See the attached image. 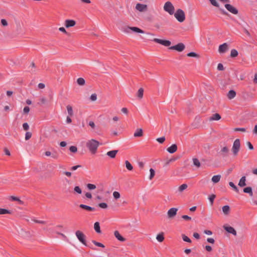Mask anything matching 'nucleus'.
Returning a JSON list of instances; mask_svg holds the SVG:
<instances>
[{
    "label": "nucleus",
    "mask_w": 257,
    "mask_h": 257,
    "mask_svg": "<svg viewBox=\"0 0 257 257\" xmlns=\"http://www.w3.org/2000/svg\"><path fill=\"white\" fill-rule=\"evenodd\" d=\"M101 144L95 139L88 140L86 143V147L92 154L96 153L97 149Z\"/></svg>",
    "instance_id": "obj_1"
},
{
    "label": "nucleus",
    "mask_w": 257,
    "mask_h": 257,
    "mask_svg": "<svg viewBox=\"0 0 257 257\" xmlns=\"http://www.w3.org/2000/svg\"><path fill=\"white\" fill-rule=\"evenodd\" d=\"M174 15L175 18L180 23L184 22L185 20V14L182 9H179L177 10L176 12H174Z\"/></svg>",
    "instance_id": "obj_2"
},
{
    "label": "nucleus",
    "mask_w": 257,
    "mask_h": 257,
    "mask_svg": "<svg viewBox=\"0 0 257 257\" xmlns=\"http://www.w3.org/2000/svg\"><path fill=\"white\" fill-rule=\"evenodd\" d=\"M122 31L125 33H131L132 31L141 34H144L145 32L141 29L135 27H125L123 28Z\"/></svg>",
    "instance_id": "obj_3"
},
{
    "label": "nucleus",
    "mask_w": 257,
    "mask_h": 257,
    "mask_svg": "<svg viewBox=\"0 0 257 257\" xmlns=\"http://www.w3.org/2000/svg\"><path fill=\"white\" fill-rule=\"evenodd\" d=\"M164 10L170 15L174 14L175 8L170 2H167L164 6Z\"/></svg>",
    "instance_id": "obj_4"
},
{
    "label": "nucleus",
    "mask_w": 257,
    "mask_h": 257,
    "mask_svg": "<svg viewBox=\"0 0 257 257\" xmlns=\"http://www.w3.org/2000/svg\"><path fill=\"white\" fill-rule=\"evenodd\" d=\"M240 147V140L238 139H236L233 144L232 151L234 156H236L239 151Z\"/></svg>",
    "instance_id": "obj_5"
},
{
    "label": "nucleus",
    "mask_w": 257,
    "mask_h": 257,
    "mask_svg": "<svg viewBox=\"0 0 257 257\" xmlns=\"http://www.w3.org/2000/svg\"><path fill=\"white\" fill-rule=\"evenodd\" d=\"M75 235L83 245L86 246V236L85 234L80 230H77L75 232Z\"/></svg>",
    "instance_id": "obj_6"
},
{
    "label": "nucleus",
    "mask_w": 257,
    "mask_h": 257,
    "mask_svg": "<svg viewBox=\"0 0 257 257\" xmlns=\"http://www.w3.org/2000/svg\"><path fill=\"white\" fill-rule=\"evenodd\" d=\"M153 41L160 44L163 46L168 47L170 46L171 43L169 40H162L158 38H155L153 40Z\"/></svg>",
    "instance_id": "obj_7"
},
{
    "label": "nucleus",
    "mask_w": 257,
    "mask_h": 257,
    "mask_svg": "<svg viewBox=\"0 0 257 257\" xmlns=\"http://www.w3.org/2000/svg\"><path fill=\"white\" fill-rule=\"evenodd\" d=\"M185 47L184 44L179 43L176 45L170 47L169 49L171 50H175L179 52H182L184 50Z\"/></svg>",
    "instance_id": "obj_8"
},
{
    "label": "nucleus",
    "mask_w": 257,
    "mask_h": 257,
    "mask_svg": "<svg viewBox=\"0 0 257 257\" xmlns=\"http://www.w3.org/2000/svg\"><path fill=\"white\" fill-rule=\"evenodd\" d=\"M225 8L230 13L236 15L238 14V11L235 7H233L230 4H226L225 5Z\"/></svg>",
    "instance_id": "obj_9"
},
{
    "label": "nucleus",
    "mask_w": 257,
    "mask_h": 257,
    "mask_svg": "<svg viewBox=\"0 0 257 257\" xmlns=\"http://www.w3.org/2000/svg\"><path fill=\"white\" fill-rule=\"evenodd\" d=\"M178 209L176 208H171L167 212V215L169 218H173L177 214Z\"/></svg>",
    "instance_id": "obj_10"
},
{
    "label": "nucleus",
    "mask_w": 257,
    "mask_h": 257,
    "mask_svg": "<svg viewBox=\"0 0 257 257\" xmlns=\"http://www.w3.org/2000/svg\"><path fill=\"white\" fill-rule=\"evenodd\" d=\"M136 9L140 12H145L147 10V5L138 3L136 6Z\"/></svg>",
    "instance_id": "obj_11"
},
{
    "label": "nucleus",
    "mask_w": 257,
    "mask_h": 257,
    "mask_svg": "<svg viewBox=\"0 0 257 257\" xmlns=\"http://www.w3.org/2000/svg\"><path fill=\"white\" fill-rule=\"evenodd\" d=\"M228 152H229L228 148L226 146H225V147H223L221 149V150L219 153L220 154V155L222 157H225L227 156Z\"/></svg>",
    "instance_id": "obj_12"
},
{
    "label": "nucleus",
    "mask_w": 257,
    "mask_h": 257,
    "mask_svg": "<svg viewBox=\"0 0 257 257\" xmlns=\"http://www.w3.org/2000/svg\"><path fill=\"white\" fill-rule=\"evenodd\" d=\"M228 45L227 43H225L223 44H221L219 46L218 51L220 53H223L226 51L227 50Z\"/></svg>",
    "instance_id": "obj_13"
},
{
    "label": "nucleus",
    "mask_w": 257,
    "mask_h": 257,
    "mask_svg": "<svg viewBox=\"0 0 257 257\" xmlns=\"http://www.w3.org/2000/svg\"><path fill=\"white\" fill-rule=\"evenodd\" d=\"M224 229L228 233H231L234 235H236V231L234 228L231 226H224Z\"/></svg>",
    "instance_id": "obj_14"
},
{
    "label": "nucleus",
    "mask_w": 257,
    "mask_h": 257,
    "mask_svg": "<svg viewBox=\"0 0 257 257\" xmlns=\"http://www.w3.org/2000/svg\"><path fill=\"white\" fill-rule=\"evenodd\" d=\"M177 150V146L176 144H173L167 148V151L170 154L175 153Z\"/></svg>",
    "instance_id": "obj_15"
},
{
    "label": "nucleus",
    "mask_w": 257,
    "mask_h": 257,
    "mask_svg": "<svg viewBox=\"0 0 257 257\" xmlns=\"http://www.w3.org/2000/svg\"><path fill=\"white\" fill-rule=\"evenodd\" d=\"M76 22L72 20H66L65 21V26L66 28H69L75 26Z\"/></svg>",
    "instance_id": "obj_16"
},
{
    "label": "nucleus",
    "mask_w": 257,
    "mask_h": 257,
    "mask_svg": "<svg viewBox=\"0 0 257 257\" xmlns=\"http://www.w3.org/2000/svg\"><path fill=\"white\" fill-rule=\"evenodd\" d=\"M79 207L81 208L84 209L86 210L90 211H93L95 210V208L94 207H92L91 206L84 205V204H80L79 205Z\"/></svg>",
    "instance_id": "obj_17"
},
{
    "label": "nucleus",
    "mask_w": 257,
    "mask_h": 257,
    "mask_svg": "<svg viewBox=\"0 0 257 257\" xmlns=\"http://www.w3.org/2000/svg\"><path fill=\"white\" fill-rule=\"evenodd\" d=\"M227 96L228 99H232L235 97L236 92L233 90H230L228 92Z\"/></svg>",
    "instance_id": "obj_18"
},
{
    "label": "nucleus",
    "mask_w": 257,
    "mask_h": 257,
    "mask_svg": "<svg viewBox=\"0 0 257 257\" xmlns=\"http://www.w3.org/2000/svg\"><path fill=\"white\" fill-rule=\"evenodd\" d=\"M115 237L119 241H125V238L123 237L119 233L118 231H115L114 233Z\"/></svg>",
    "instance_id": "obj_19"
},
{
    "label": "nucleus",
    "mask_w": 257,
    "mask_h": 257,
    "mask_svg": "<svg viewBox=\"0 0 257 257\" xmlns=\"http://www.w3.org/2000/svg\"><path fill=\"white\" fill-rule=\"evenodd\" d=\"M117 150H112L108 152L106 155L111 158H114L115 157L116 154L117 153Z\"/></svg>",
    "instance_id": "obj_20"
},
{
    "label": "nucleus",
    "mask_w": 257,
    "mask_h": 257,
    "mask_svg": "<svg viewBox=\"0 0 257 257\" xmlns=\"http://www.w3.org/2000/svg\"><path fill=\"white\" fill-rule=\"evenodd\" d=\"M221 118V116L218 113L213 114L211 117L209 118V120H218Z\"/></svg>",
    "instance_id": "obj_21"
},
{
    "label": "nucleus",
    "mask_w": 257,
    "mask_h": 257,
    "mask_svg": "<svg viewBox=\"0 0 257 257\" xmlns=\"http://www.w3.org/2000/svg\"><path fill=\"white\" fill-rule=\"evenodd\" d=\"M143 135V130L142 128H138L135 132L134 136L135 137H140Z\"/></svg>",
    "instance_id": "obj_22"
},
{
    "label": "nucleus",
    "mask_w": 257,
    "mask_h": 257,
    "mask_svg": "<svg viewBox=\"0 0 257 257\" xmlns=\"http://www.w3.org/2000/svg\"><path fill=\"white\" fill-rule=\"evenodd\" d=\"M243 192L245 193H248L250 196H252L253 192L252 190V188L250 187H247L243 189Z\"/></svg>",
    "instance_id": "obj_23"
},
{
    "label": "nucleus",
    "mask_w": 257,
    "mask_h": 257,
    "mask_svg": "<svg viewBox=\"0 0 257 257\" xmlns=\"http://www.w3.org/2000/svg\"><path fill=\"white\" fill-rule=\"evenodd\" d=\"M221 179L220 175H214L212 177L211 180L214 183H218Z\"/></svg>",
    "instance_id": "obj_24"
},
{
    "label": "nucleus",
    "mask_w": 257,
    "mask_h": 257,
    "mask_svg": "<svg viewBox=\"0 0 257 257\" xmlns=\"http://www.w3.org/2000/svg\"><path fill=\"white\" fill-rule=\"evenodd\" d=\"M245 181H246V178L245 176H242L240 180H239V182L238 183V185L240 186V187H243V186H245L246 185V183H245Z\"/></svg>",
    "instance_id": "obj_25"
},
{
    "label": "nucleus",
    "mask_w": 257,
    "mask_h": 257,
    "mask_svg": "<svg viewBox=\"0 0 257 257\" xmlns=\"http://www.w3.org/2000/svg\"><path fill=\"white\" fill-rule=\"evenodd\" d=\"M94 229L97 233H100L101 232L100 224L98 222H96L94 223Z\"/></svg>",
    "instance_id": "obj_26"
},
{
    "label": "nucleus",
    "mask_w": 257,
    "mask_h": 257,
    "mask_svg": "<svg viewBox=\"0 0 257 257\" xmlns=\"http://www.w3.org/2000/svg\"><path fill=\"white\" fill-rule=\"evenodd\" d=\"M144 95V89L143 88H140L137 93V96L139 99H142Z\"/></svg>",
    "instance_id": "obj_27"
},
{
    "label": "nucleus",
    "mask_w": 257,
    "mask_h": 257,
    "mask_svg": "<svg viewBox=\"0 0 257 257\" xmlns=\"http://www.w3.org/2000/svg\"><path fill=\"white\" fill-rule=\"evenodd\" d=\"M222 211L224 214L227 215L230 211V207L228 205H225L222 207Z\"/></svg>",
    "instance_id": "obj_28"
},
{
    "label": "nucleus",
    "mask_w": 257,
    "mask_h": 257,
    "mask_svg": "<svg viewBox=\"0 0 257 257\" xmlns=\"http://www.w3.org/2000/svg\"><path fill=\"white\" fill-rule=\"evenodd\" d=\"M125 167L126 168V169L128 170H129V171L133 170V167L132 165L130 163V162L126 160L125 161Z\"/></svg>",
    "instance_id": "obj_29"
},
{
    "label": "nucleus",
    "mask_w": 257,
    "mask_h": 257,
    "mask_svg": "<svg viewBox=\"0 0 257 257\" xmlns=\"http://www.w3.org/2000/svg\"><path fill=\"white\" fill-rule=\"evenodd\" d=\"M157 240L160 242H161L164 240V236L163 233H160L157 235L156 237Z\"/></svg>",
    "instance_id": "obj_30"
},
{
    "label": "nucleus",
    "mask_w": 257,
    "mask_h": 257,
    "mask_svg": "<svg viewBox=\"0 0 257 257\" xmlns=\"http://www.w3.org/2000/svg\"><path fill=\"white\" fill-rule=\"evenodd\" d=\"M85 81L84 78L82 77L78 78L77 79V83L78 85L82 86L85 84Z\"/></svg>",
    "instance_id": "obj_31"
},
{
    "label": "nucleus",
    "mask_w": 257,
    "mask_h": 257,
    "mask_svg": "<svg viewBox=\"0 0 257 257\" xmlns=\"http://www.w3.org/2000/svg\"><path fill=\"white\" fill-rule=\"evenodd\" d=\"M188 186L186 184H183L181 186H179L178 188V191L180 192H183L184 190H185L186 189H187Z\"/></svg>",
    "instance_id": "obj_32"
},
{
    "label": "nucleus",
    "mask_w": 257,
    "mask_h": 257,
    "mask_svg": "<svg viewBox=\"0 0 257 257\" xmlns=\"http://www.w3.org/2000/svg\"><path fill=\"white\" fill-rule=\"evenodd\" d=\"M67 110L69 116H72L73 114V109L71 106L68 105L67 106Z\"/></svg>",
    "instance_id": "obj_33"
},
{
    "label": "nucleus",
    "mask_w": 257,
    "mask_h": 257,
    "mask_svg": "<svg viewBox=\"0 0 257 257\" xmlns=\"http://www.w3.org/2000/svg\"><path fill=\"white\" fill-rule=\"evenodd\" d=\"M229 186L232 188V189L237 193H238L239 192V190L238 189V188L236 187V185H235V184L232 182H230L229 183Z\"/></svg>",
    "instance_id": "obj_34"
},
{
    "label": "nucleus",
    "mask_w": 257,
    "mask_h": 257,
    "mask_svg": "<svg viewBox=\"0 0 257 257\" xmlns=\"http://www.w3.org/2000/svg\"><path fill=\"white\" fill-rule=\"evenodd\" d=\"M238 53V52L235 49H232L231 50V52H230V56L231 57H235L236 56H237Z\"/></svg>",
    "instance_id": "obj_35"
},
{
    "label": "nucleus",
    "mask_w": 257,
    "mask_h": 257,
    "mask_svg": "<svg viewBox=\"0 0 257 257\" xmlns=\"http://www.w3.org/2000/svg\"><path fill=\"white\" fill-rule=\"evenodd\" d=\"M193 164L196 166L197 167L199 168L200 166V163L199 161V160L197 158H193Z\"/></svg>",
    "instance_id": "obj_36"
},
{
    "label": "nucleus",
    "mask_w": 257,
    "mask_h": 257,
    "mask_svg": "<svg viewBox=\"0 0 257 257\" xmlns=\"http://www.w3.org/2000/svg\"><path fill=\"white\" fill-rule=\"evenodd\" d=\"M92 243L97 246L101 247L104 248L105 247L104 245L100 242H97L95 240H92Z\"/></svg>",
    "instance_id": "obj_37"
},
{
    "label": "nucleus",
    "mask_w": 257,
    "mask_h": 257,
    "mask_svg": "<svg viewBox=\"0 0 257 257\" xmlns=\"http://www.w3.org/2000/svg\"><path fill=\"white\" fill-rule=\"evenodd\" d=\"M215 197L216 196L214 194H212L209 196L208 199L210 201L211 205H212L213 204V202Z\"/></svg>",
    "instance_id": "obj_38"
},
{
    "label": "nucleus",
    "mask_w": 257,
    "mask_h": 257,
    "mask_svg": "<svg viewBox=\"0 0 257 257\" xmlns=\"http://www.w3.org/2000/svg\"><path fill=\"white\" fill-rule=\"evenodd\" d=\"M150 175L149 176V179H150V180H152L155 176V171L153 168H151L150 169Z\"/></svg>",
    "instance_id": "obj_39"
},
{
    "label": "nucleus",
    "mask_w": 257,
    "mask_h": 257,
    "mask_svg": "<svg viewBox=\"0 0 257 257\" xmlns=\"http://www.w3.org/2000/svg\"><path fill=\"white\" fill-rule=\"evenodd\" d=\"M9 213H10V211L9 210L0 208V214H6Z\"/></svg>",
    "instance_id": "obj_40"
},
{
    "label": "nucleus",
    "mask_w": 257,
    "mask_h": 257,
    "mask_svg": "<svg viewBox=\"0 0 257 257\" xmlns=\"http://www.w3.org/2000/svg\"><path fill=\"white\" fill-rule=\"evenodd\" d=\"M182 239L183 241L187 242L190 243L191 242V240L185 234H182Z\"/></svg>",
    "instance_id": "obj_41"
},
{
    "label": "nucleus",
    "mask_w": 257,
    "mask_h": 257,
    "mask_svg": "<svg viewBox=\"0 0 257 257\" xmlns=\"http://www.w3.org/2000/svg\"><path fill=\"white\" fill-rule=\"evenodd\" d=\"M113 196L115 199H117L120 198V193L117 191H114L113 193Z\"/></svg>",
    "instance_id": "obj_42"
},
{
    "label": "nucleus",
    "mask_w": 257,
    "mask_h": 257,
    "mask_svg": "<svg viewBox=\"0 0 257 257\" xmlns=\"http://www.w3.org/2000/svg\"><path fill=\"white\" fill-rule=\"evenodd\" d=\"M32 220L34 222H35V223H40V224H46V222L45 221L39 220L36 219L35 218L32 219Z\"/></svg>",
    "instance_id": "obj_43"
},
{
    "label": "nucleus",
    "mask_w": 257,
    "mask_h": 257,
    "mask_svg": "<svg viewBox=\"0 0 257 257\" xmlns=\"http://www.w3.org/2000/svg\"><path fill=\"white\" fill-rule=\"evenodd\" d=\"M87 187L89 190H93V189H95L96 187L94 184L89 183L87 185Z\"/></svg>",
    "instance_id": "obj_44"
},
{
    "label": "nucleus",
    "mask_w": 257,
    "mask_h": 257,
    "mask_svg": "<svg viewBox=\"0 0 257 257\" xmlns=\"http://www.w3.org/2000/svg\"><path fill=\"white\" fill-rule=\"evenodd\" d=\"M74 190L75 192H76V193H77L78 194H81V193H82V190L79 186L75 187Z\"/></svg>",
    "instance_id": "obj_45"
},
{
    "label": "nucleus",
    "mask_w": 257,
    "mask_h": 257,
    "mask_svg": "<svg viewBox=\"0 0 257 257\" xmlns=\"http://www.w3.org/2000/svg\"><path fill=\"white\" fill-rule=\"evenodd\" d=\"M69 150L72 153H76L77 151V148L75 146H72L69 148Z\"/></svg>",
    "instance_id": "obj_46"
},
{
    "label": "nucleus",
    "mask_w": 257,
    "mask_h": 257,
    "mask_svg": "<svg viewBox=\"0 0 257 257\" xmlns=\"http://www.w3.org/2000/svg\"><path fill=\"white\" fill-rule=\"evenodd\" d=\"M11 199L12 200L19 201L20 204H23V202L22 200H21L19 198H18L16 197L11 196Z\"/></svg>",
    "instance_id": "obj_47"
},
{
    "label": "nucleus",
    "mask_w": 257,
    "mask_h": 257,
    "mask_svg": "<svg viewBox=\"0 0 257 257\" xmlns=\"http://www.w3.org/2000/svg\"><path fill=\"white\" fill-rule=\"evenodd\" d=\"M32 137V134L30 132H27L25 134V140H29Z\"/></svg>",
    "instance_id": "obj_48"
},
{
    "label": "nucleus",
    "mask_w": 257,
    "mask_h": 257,
    "mask_svg": "<svg viewBox=\"0 0 257 257\" xmlns=\"http://www.w3.org/2000/svg\"><path fill=\"white\" fill-rule=\"evenodd\" d=\"M157 141L160 144H162L164 142V141H165V137H161V138H159L158 139H157Z\"/></svg>",
    "instance_id": "obj_49"
},
{
    "label": "nucleus",
    "mask_w": 257,
    "mask_h": 257,
    "mask_svg": "<svg viewBox=\"0 0 257 257\" xmlns=\"http://www.w3.org/2000/svg\"><path fill=\"white\" fill-rule=\"evenodd\" d=\"M98 206L102 208H106L108 206L107 204L104 202L99 203Z\"/></svg>",
    "instance_id": "obj_50"
},
{
    "label": "nucleus",
    "mask_w": 257,
    "mask_h": 257,
    "mask_svg": "<svg viewBox=\"0 0 257 257\" xmlns=\"http://www.w3.org/2000/svg\"><path fill=\"white\" fill-rule=\"evenodd\" d=\"M187 55L188 57H196L198 56L196 53L193 52H191L188 53L187 54Z\"/></svg>",
    "instance_id": "obj_51"
},
{
    "label": "nucleus",
    "mask_w": 257,
    "mask_h": 257,
    "mask_svg": "<svg viewBox=\"0 0 257 257\" xmlns=\"http://www.w3.org/2000/svg\"><path fill=\"white\" fill-rule=\"evenodd\" d=\"M51 156L52 158L57 159L58 158L59 155L56 152H53L51 153Z\"/></svg>",
    "instance_id": "obj_52"
},
{
    "label": "nucleus",
    "mask_w": 257,
    "mask_h": 257,
    "mask_svg": "<svg viewBox=\"0 0 257 257\" xmlns=\"http://www.w3.org/2000/svg\"><path fill=\"white\" fill-rule=\"evenodd\" d=\"M234 131H241V132H245L246 131V129L244 127H236L234 128Z\"/></svg>",
    "instance_id": "obj_53"
},
{
    "label": "nucleus",
    "mask_w": 257,
    "mask_h": 257,
    "mask_svg": "<svg viewBox=\"0 0 257 257\" xmlns=\"http://www.w3.org/2000/svg\"><path fill=\"white\" fill-rule=\"evenodd\" d=\"M97 99V95L95 93H93L90 96V99L92 101H95Z\"/></svg>",
    "instance_id": "obj_54"
},
{
    "label": "nucleus",
    "mask_w": 257,
    "mask_h": 257,
    "mask_svg": "<svg viewBox=\"0 0 257 257\" xmlns=\"http://www.w3.org/2000/svg\"><path fill=\"white\" fill-rule=\"evenodd\" d=\"M23 127L24 130L27 131L29 128V125L28 123L25 122L23 124Z\"/></svg>",
    "instance_id": "obj_55"
},
{
    "label": "nucleus",
    "mask_w": 257,
    "mask_h": 257,
    "mask_svg": "<svg viewBox=\"0 0 257 257\" xmlns=\"http://www.w3.org/2000/svg\"><path fill=\"white\" fill-rule=\"evenodd\" d=\"M88 124L93 129H94L95 128L96 125L93 121H90L88 122Z\"/></svg>",
    "instance_id": "obj_56"
},
{
    "label": "nucleus",
    "mask_w": 257,
    "mask_h": 257,
    "mask_svg": "<svg viewBox=\"0 0 257 257\" xmlns=\"http://www.w3.org/2000/svg\"><path fill=\"white\" fill-rule=\"evenodd\" d=\"M209 1L210 2L211 4L213 6L217 7H218V4L215 0H209Z\"/></svg>",
    "instance_id": "obj_57"
},
{
    "label": "nucleus",
    "mask_w": 257,
    "mask_h": 257,
    "mask_svg": "<svg viewBox=\"0 0 257 257\" xmlns=\"http://www.w3.org/2000/svg\"><path fill=\"white\" fill-rule=\"evenodd\" d=\"M217 69L219 71H222L224 70V67L221 63H219L217 65Z\"/></svg>",
    "instance_id": "obj_58"
},
{
    "label": "nucleus",
    "mask_w": 257,
    "mask_h": 257,
    "mask_svg": "<svg viewBox=\"0 0 257 257\" xmlns=\"http://www.w3.org/2000/svg\"><path fill=\"white\" fill-rule=\"evenodd\" d=\"M182 218L185 220H191V217L187 215H183L182 216Z\"/></svg>",
    "instance_id": "obj_59"
},
{
    "label": "nucleus",
    "mask_w": 257,
    "mask_h": 257,
    "mask_svg": "<svg viewBox=\"0 0 257 257\" xmlns=\"http://www.w3.org/2000/svg\"><path fill=\"white\" fill-rule=\"evenodd\" d=\"M23 111H24V112L25 113H28L30 111V108L29 106H25L24 108V109H23Z\"/></svg>",
    "instance_id": "obj_60"
},
{
    "label": "nucleus",
    "mask_w": 257,
    "mask_h": 257,
    "mask_svg": "<svg viewBox=\"0 0 257 257\" xmlns=\"http://www.w3.org/2000/svg\"><path fill=\"white\" fill-rule=\"evenodd\" d=\"M80 167H81V165H76V166H74L70 168V170H72V171H75L76 169H77L78 168H80Z\"/></svg>",
    "instance_id": "obj_61"
},
{
    "label": "nucleus",
    "mask_w": 257,
    "mask_h": 257,
    "mask_svg": "<svg viewBox=\"0 0 257 257\" xmlns=\"http://www.w3.org/2000/svg\"><path fill=\"white\" fill-rule=\"evenodd\" d=\"M1 23H2V25L3 26H8L7 21L5 19H2L1 20Z\"/></svg>",
    "instance_id": "obj_62"
},
{
    "label": "nucleus",
    "mask_w": 257,
    "mask_h": 257,
    "mask_svg": "<svg viewBox=\"0 0 257 257\" xmlns=\"http://www.w3.org/2000/svg\"><path fill=\"white\" fill-rule=\"evenodd\" d=\"M246 144L250 150H252L253 149V147L250 142H247Z\"/></svg>",
    "instance_id": "obj_63"
},
{
    "label": "nucleus",
    "mask_w": 257,
    "mask_h": 257,
    "mask_svg": "<svg viewBox=\"0 0 257 257\" xmlns=\"http://www.w3.org/2000/svg\"><path fill=\"white\" fill-rule=\"evenodd\" d=\"M204 233L208 235H212V232L209 230H205L204 231Z\"/></svg>",
    "instance_id": "obj_64"
}]
</instances>
